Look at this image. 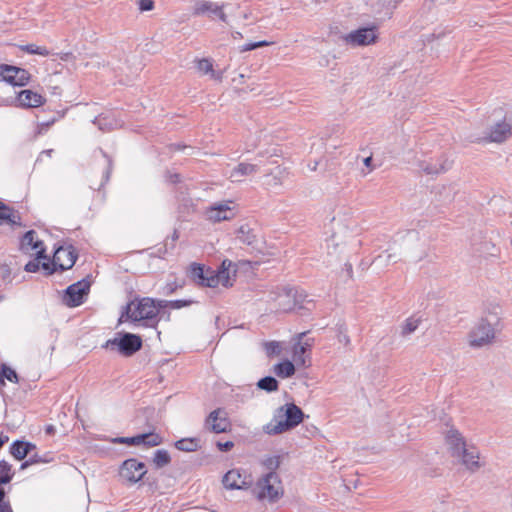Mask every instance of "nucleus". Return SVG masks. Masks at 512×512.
Instances as JSON below:
<instances>
[{"mask_svg": "<svg viewBox=\"0 0 512 512\" xmlns=\"http://www.w3.org/2000/svg\"><path fill=\"white\" fill-rule=\"evenodd\" d=\"M304 419V413L295 403H286L274 412L273 418L263 427L268 435H278L297 427Z\"/></svg>", "mask_w": 512, "mask_h": 512, "instance_id": "f257e3e1", "label": "nucleus"}, {"mask_svg": "<svg viewBox=\"0 0 512 512\" xmlns=\"http://www.w3.org/2000/svg\"><path fill=\"white\" fill-rule=\"evenodd\" d=\"M160 309L162 307L159 305V300L144 297L129 302L125 307V314L133 322L145 321L146 326L155 327L159 322Z\"/></svg>", "mask_w": 512, "mask_h": 512, "instance_id": "f03ea898", "label": "nucleus"}, {"mask_svg": "<svg viewBox=\"0 0 512 512\" xmlns=\"http://www.w3.org/2000/svg\"><path fill=\"white\" fill-rule=\"evenodd\" d=\"M252 494L259 501L277 502L284 495L282 482L277 472H267L259 478L252 489Z\"/></svg>", "mask_w": 512, "mask_h": 512, "instance_id": "7ed1b4c3", "label": "nucleus"}, {"mask_svg": "<svg viewBox=\"0 0 512 512\" xmlns=\"http://www.w3.org/2000/svg\"><path fill=\"white\" fill-rule=\"evenodd\" d=\"M141 347V337L128 332H118L115 334L114 338L108 339L102 345V348L111 351L117 350L118 353L123 356H131L139 351Z\"/></svg>", "mask_w": 512, "mask_h": 512, "instance_id": "20e7f679", "label": "nucleus"}, {"mask_svg": "<svg viewBox=\"0 0 512 512\" xmlns=\"http://www.w3.org/2000/svg\"><path fill=\"white\" fill-rule=\"evenodd\" d=\"M495 329L488 319H480L468 333V343L472 348H482L492 343Z\"/></svg>", "mask_w": 512, "mask_h": 512, "instance_id": "39448f33", "label": "nucleus"}, {"mask_svg": "<svg viewBox=\"0 0 512 512\" xmlns=\"http://www.w3.org/2000/svg\"><path fill=\"white\" fill-rule=\"evenodd\" d=\"M225 4H219L213 1L207 0H198L194 3L192 7V15L193 16H207L209 18H217L221 22L227 23L228 16L225 11Z\"/></svg>", "mask_w": 512, "mask_h": 512, "instance_id": "423d86ee", "label": "nucleus"}, {"mask_svg": "<svg viewBox=\"0 0 512 512\" xmlns=\"http://www.w3.org/2000/svg\"><path fill=\"white\" fill-rule=\"evenodd\" d=\"M90 291V282L82 279L69 285L64 293L63 302L68 307H77L84 303Z\"/></svg>", "mask_w": 512, "mask_h": 512, "instance_id": "0eeeda50", "label": "nucleus"}, {"mask_svg": "<svg viewBox=\"0 0 512 512\" xmlns=\"http://www.w3.org/2000/svg\"><path fill=\"white\" fill-rule=\"evenodd\" d=\"M77 258L78 254L73 245L58 247L53 255V270H51V272H55L57 270L65 271L71 269L74 266Z\"/></svg>", "mask_w": 512, "mask_h": 512, "instance_id": "6e6552de", "label": "nucleus"}, {"mask_svg": "<svg viewBox=\"0 0 512 512\" xmlns=\"http://www.w3.org/2000/svg\"><path fill=\"white\" fill-rule=\"evenodd\" d=\"M314 339L307 337L306 332L297 335V342L293 345L292 359L297 366L306 367L310 365L311 359L307 354L313 346Z\"/></svg>", "mask_w": 512, "mask_h": 512, "instance_id": "1a4fd4ad", "label": "nucleus"}, {"mask_svg": "<svg viewBox=\"0 0 512 512\" xmlns=\"http://www.w3.org/2000/svg\"><path fill=\"white\" fill-rule=\"evenodd\" d=\"M204 426L210 432L220 434L230 429L231 423L227 417V413L221 409H215L209 413L205 419Z\"/></svg>", "mask_w": 512, "mask_h": 512, "instance_id": "9d476101", "label": "nucleus"}, {"mask_svg": "<svg viewBox=\"0 0 512 512\" xmlns=\"http://www.w3.org/2000/svg\"><path fill=\"white\" fill-rule=\"evenodd\" d=\"M20 250L25 254L36 251L37 259H46V250L43 241L37 238L34 230L27 231L20 240Z\"/></svg>", "mask_w": 512, "mask_h": 512, "instance_id": "9b49d317", "label": "nucleus"}, {"mask_svg": "<svg viewBox=\"0 0 512 512\" xmlns=\"http://www.w3.org/2000/svg\"><path fill=\"white\" fill-rule=\"evenodd\" d=\"M376 26L362 27L348 33L344 40L353 46H366L377 39Z\"/></svg>", "mask_w": 512, "mask_h": 512, "instance_id": "f8f14e48", "label": "nucleus"}, {"mask_svg": "<svg viewBox=\"0 0 512 512\" xmlns=\"http://www.w3.org/2000/svg\"><path fill=\"white\" fill-rule=\"evenodd\" d=\"M113 443L127 444V445H144L147 447H155L162 443V437L157 433H143L132 437H116Z\"/></svg>", "mask_w": 512, "mask_h": 512, "instance_id": "ddd939ff", "label": "nucleus"}, {"mask_svg": "<svg viewBox=\"0 0 512 512\" xmlns=\"http://www.w3.org/2000/svg\"><path fill=\"white\" fill-rule=\"evenodd\" d=\"M275 296L273 300L277 302L278 310L289 312L293 310L298 301L296 299V290L293 287L285 286L277 288V291L272 292Z\"/></svg>", "mask_w": 512, "mask_h": 512, "instance_id": "4468645a", "label": "nucleus"}, {"mask_svg": "<svg viewBox=\"0 0 512 512\" xmlns=\"http://www.w3.org/2000/svg\"><path fill=\"white\" fill-rule=\"evenodd\" d=\"M146 472L145 464L135 458L125 460L121 467V475L131 483L142 480Z\"/></svg>", "mask_w": 512, "mask_h": 512, "instance_id": "2eb2a0df", "label": "nucleus"}, {"mask_svg": "<svg viewBox=\"0 0 512 512\" xmlns=\"http://www.w3.org/2000/svg\"><path fill=\"white\" fill-rule=\"evenodd\" d=\"M445 443L453 457H459L460 454L464 452V448L467 446L466 440L462 433L453 426H451L445 432Z\"/></svg>", "mask_w": 512, "mask_h": 512, "instance_id": "dca6fc26", "label": "nucleus"}, {"mask_svg": "<svg viewBox=\"0 0 512 512\" xmlns=\"http://www.w3.org/2000/svg\"><path fill=\"white\" fill-rule=\"evenodd\" d=\"M231 203V201H227L211 205L206 210L207 219L214 223L232 219L234 212L230 206Z\"/></svg>", "mask_w": 512, "mask_h": 512, "instance_id": "f3484780", "label": "nucleus"}, {"mask_svg": "<svg viewBox=\"0 0 512 512\" xmlns=\"http://www.w3.org/2000/svg\"><path fill=\"white\" fill-rule=\"evenodd\" d=\"M222 482L224 487L229 490H246L251 485V481H247V476L242 475L238 469L229 470L223 476Z\"/></svg>", "mask_w": 512, "mask_h": 512, "instance_id": "a211bd4d", "label": "nucleus"}, {"mask_svg": "<svg viewBox=\"0 0 512 512\" xmlns=\"http://www.w3.org/2000/svg\"><path fill=\"white\" fill-rule=\"evenodd\" d=\"M17 101L21 107L33 108L41 106L45 99L41 94L27 89L18 93Z\"/></svg>", "mask_w": 512, "mask_h": 512, "instance_id": "6ab92c4d", "label": "nucleus"}, {"mask_svg": "<svg viewBox=\"0 0 512 512\" xmlns=\"http://www.w3.org/2000/svg\"><path fill=\"white\" fill-rule=\"evenodd\" d=\"M451 168V162L447 157L442 155L436 162H423L420 169L428 175H438L448 171Z\"/></svg>", "mask_w": 512, "mask_h": 512, "instance_id": "aec40b11", "label": "nucleus"}, {"mask_svg": "<svg viewBox=\"0 0 512 512\" xmlns=\"http://www.w3.org/2000/svg\"><path fill=\"white\" fill-rule=\"evenodd\" d=\"M511 134V126L506 122H498L491 127L487 137L484 138L487 142L501 143L505 141Z\"/></svg>", "mask_w": 512, "mask_h": 512, "instance_id": "412c9836", "label": "nucleus"}, {"mask_svg": "<svg viewBox=\"0 0 512 512\" xmlns=\"http://www.w3.org/2000/svg\"><path fill=\"white\" fill-rule=\"evenodd\" d=\"M35 449L36 445L32 442L15 440L11 443L9 451L15 459L24 460Z\"/></svg>", "mask_w": 512, "mask_h": 512, "instance_id": "4be33fe9", "label": "nucleus"}, {"mask_svg": "<svg viewBox=\"0 0 512 512\" xmlns=\"http://www.w3.org/2000/svg\"><path fill=\"white\" fill-rule=\"evenodd\" d=\"M22 226V218L18 211L0 201V225Z\"/></svg>", "mask_w": 512, "mask_h": 512, "instance_id": "5701e85b", "label": "nucleus"}, {"mask_svg": "<svg viewBox=\"0 0 512 512\" xmlns=\"http://www.w3.org/2000/svg\"><path fill=\"white\" fill-rule=\"evenodd\" d=\"M93 123L98 126L101 131H111L122 127L123 121L117 119L110 114H100L95 117Z\"/></svg>", "mask_w": 512, "mask_h": 512, "instance_id": "b1692460", "label": "nucleus"}, {"mask_svg": "<svg viewBox=\"0 0 512 512\" xmlns=\"http://www.w3.org/2000/svg\"><path fill=\"white\" fill-rule=\"evenodd\" d=\"M257 171V165L241 162L231 170L229 178L233 182H240L242 177L252 175Z\"/></svg>", "mask_w": 512, "mask_h": 512, "instance_id": "393cba45", "label": "nucleus"}, {"mask_svg": "<svg viewBox=\"0 0 512 512\" xmlns=\"http://www.w3.org/2000/svg\"><path fill=\"white\" fill-rule=\"evenodd\" d=\"M459 457L461 458L463 465L471 471H475L480 467L479 452L474 447L468 448V446H466L464 448V452L461 453Z\"/></svg>", "mask_w": 512, "mask_h": 512, "instance_id": "a878e982", "label": "nucleus"}, {"mask_svg": "<svg viewBox=\"0 0 512 512\" xmlns=\"http://www.w3.org/2000/svg\"><path fill=\"white\" fill-rule=\"evenodd\" d=\"M225 265L226 260L222 262L223 270L221 271H215L211 268H207L205 281L203 282L202 286L209 287V288H215L219 285L221 279L224 277L225 274Z\"/></svg>", "mask_w": 512, "mask_h": 512, "instance_id": "bb28decb", "label": "nucleus"}, {"mask_svg": "<svg viewBox=\"0 0 512 512\" xmlns=\"http://www.w3.org/2000/svg\"><path fill=\"white\" fill-rule=\"evenodd\" d=\"M295 362L284 360L273 367V372L280 378L290 377L295 372Z\"/></svg>", "mask_w": 512, "mask_h": 512, "instance_id": "cd10ccee", "label": "nucleus"}, {"mask_svg": "<svg viewBox=\"0 0 512 512\" xmlns=\"http://www.w3.org/2000/svg\"><path fill=\"white\" fill-rule=\"evenodd\" d=\"M174 446L179 451L194 452L200 448V440L198 438H183L177 440Z\"/></svg>", "mask_w": 512, "mask_h": 512, "instance_id": "c85d7f7f", "label": "nucleus"}, {"mask_svg": "<svg viewBox=\"0 0 512 512\" xmlns=\"http://www.w3.org/2000/svg\"><path fill=\"white\" fill-rule=\"evenodd\" d=\"M8 71L13 72L14 80L12 82V86H25L26 84H28L29 79H30V74L26 69L16 67V68H8Z\"/></svg>", "mask_w": 512, "mask_h": 512, "instance_id": "c756f323", "label": "nucleus"}, {"mask_svg": "<svg viewBox=\"0 0 512 512\" xmlns=\"http://www.w3.org/2000/svg\"><path fill=\"white\" fill-rule=\"evenodd\" d=\"M421 323V318L415 316L408 317L401 325V336L407 337L414 333Z\"/></svg>", "mask_w": 512, "mask_h": 512, "instance_id": "7c9ffc66", "label": "nucleus"}, {"mask_svg": "<svg viewBox=\"0 0 512 512\" xmlns=\"http://www.w3.org/2000/svg\"><path fill=\"white\" fill-rule=\"evenodd\" d=\"M207 268L199 263H192L190 266V277L199 285L202 286L205 281Z\"/></svg>", "mask_w": 512, "mask_h": 512, "instance_id": "2f4dec72", "label": "nucleus"}, {"mask_svg": "<svg viewBox=\"0 0 512 512\" xmlns=\"http://www.w3.org/2000/svg\"><path fill=\"white\" fill-rule=\"evenodd\" d=\"M5 380L17 384L19 378L17 372L12 367L2 364L0 366V384H4Z\"/></svg>", "mask_w": 512, "mask_h": 512, "instance_id": "473e14b6", "label": "nucleus"}, {"mask_svg": "<svg viewBox=\"0 0 512 512\" xmlns=\"http://www.w3.org/2000/svg\"><path fill=\"white\" fill-rule=\"evenodd\" d=\"M193 303H195V301L192 299L159 300V305L162 309L167 307L170 309H181L188 307Z\"/></svg>", "mask_w": 512, "mask_h": 512, "instance_id": "72a5a7b5", "label": "nucleus"}, {"mask_svg": "<svg viewBox=\"0 0 512 512\" xmlns=\"http://www.w3.org/2000/svg\"><path fill=\"white\" fill-rule=\"evenodd\" d=\"M237 238L247 245H253L256 242V236L248 225H242L238 229Z\"/></svg>", "mask_w": 512, "mask_h": 512, "instance_id": "f704fd0d", "label": "nucleus"}, {"mask_svg": "<svg viewBox=\"0 0 512 512\" xmlns=\"http://www.w3.org/2000/svg\"><path fill=\"white\" fill-rule=\"evenodd\" d=\"M171 462V457L167 450L158 449L154 452L153 463L157 468H162Z\"/></svg>", "mask_w": 512, "mask_h": 512, "instance_id": "c9c22d12", "label": "nucleus"}, {"mask_svg": "<svg viewBox=\"0 0 512 512\" xmlns=\"http://www.w3.org/2000/svg\"><path fill=\"white\" fill-rule=\"evenodd\" d=\"M14 476V472L12 471V466L6 460L0 461V483L7 484L9 483Z\"/></svg>", "mask_w": 512, "mask_h": 512, "instance_id": "e433bc0d", "label": "nucleus"}, {"mask_svg": "<svg viewBox=\"0 0 512 512\" xmlns=\"http://www.w3.org/2000/svg\"><path fill=\"white\" fill-rule=\"evenodd\" d=\"M21 50L25 51L28 54L41 55V56H49L50 51L43 46H37L35 44H27L21 46Z\"/></svg>", "mask_w": 512, "mask_h": 512, "instance_id": "4c0bfd02", "label": "nucleus"}, {"mask_svg": "<svg viewBox=\"0 0 512 512\" xmlns=\"http://www.w3.org/2000/svg\"><path fill=\"white\" fill-rule=\"evenodd\" d=\"M263 349L268 357L276 356L281 353L282 347L278 341H266L263 343Z\"/></svg>", "mask_w": 512, "mask_h": 512, "instance_id": "58836bf2", "label": "nucleus"}, {"mask_svg": "<svg viewBox=\"0 0 512 512\" xmlns=\"http://www.w3.org/2000/svg\"><path fill=\"white\" fill-rule=\"evenodd\" d=\"M261 464L268 472H276L280 466V458L279 456H267L261 461Z\"/></svg>", "mask_w": 512, "mask_h": 512, "instance_id": "ea45409f", "label": "nucleus"}, {"mask_svg": "<svg viewBox=\"0 0 512 512\" xmlns=\"http://www.w3.org/2000/svg\"><path fill=\"white\" fill-rule=\"evenodd\" d=\"M197 69L203 74H211L214 77L213 64L210 59L203 58L198 60Z\"/></svg>", "mask_w": 512, "mask_h": 512, "instance_id": "a19ab883", "label": "nucleus"}, {"mask_svg": "<svg viewBox=\"0 0 512 512\" xmlns=\"http://www.w3.org/2000/svg\"><path fill=\"white\" fill-rule=\"evenodd\" d=\"M182 286L183 284L176 280L168 282L161 288V294L164 296H169L175 293L178 289L182 288Z\"/></svg>", "mask_w": 512, "mask_h": 512, "instance_id": "79ce46f5", "label": "nucleus"}, {"mask_svg": "<svg viewBox=\"0 0 512 512\" xmlns=\"http://www.w3.org/2000/svg\"><path fill=\"white\" fill-rule=\"evenodd\" d=\"M8 68H16V66L0 64V77L2 81H5L12 85L13 82V72L8 71Z\"/></svg>", "mask_w": 512, "mask_h": 512, "instance_id": "37998d69", "label": "nucleus"}, {"mask_svg": "<svg viewBox=\"0 0 512 512\" xmlns=\"http://www.w3.org/2000/svg\"><path fill=\"white\" fill-rule=\"evenodd\" d=\"M30 463L32 465L39 464V463H48L52 461V457L49 453H46L44 455H40L38 453L32 454L29 456Z\"/></svg>", "mask_w": 512, "mask_h": 512, "instance_id": "c03bdc74", "label": "nucleus"}, {"mask_svg": "<svg viewBox=\"0 0 512 512\" xmlns=\"http://www.w3.org/2000/svg\"><path fill=\"white\" fill-rule=\"evenodd\" d=\"M12 271L8 264L0 265V278L6 284L12 282Z\"/></svg>", "mask_w": 512, "mask_h": 512, "instance_id": "a18cd8bd", "label": "nucleus"}, {"mask_svg": "<svg viewBox=\"0 0 512 512\" xmlns=\"http://www.w3.org/2000/svg\"><path fill=\"white\" fill-rule=\"evenodd\" d=\"M5 491L0 487V512H13L12 507L8 501H4Z\"/></svg>", "mask_w": 512, "mask_h": 512, "instance_id": "49530a36", "label": "nucleus"}, {"mask_svg": "<svg viewBox=\"0 0 512 512\" xmlns=\"http://www.w3.org/2000/svg\"><path fill=\"white\" fill-rule=\"evenodd\" d=\"M137 4L140 12H148L154 9L153 0H138Z\"/></svg>", "mask_w": 512, "mask_h": 512, "instance_id": "de8ad7c7", "label": "nucleus"}, {"mask_svg": "<svg viewBox=\"0 0 512 512\" xmlns=\"http://www.w3.org/2000/svg\"><path fill=\"white\" fill-rule=\"evenodd\" d=\"M338 339L339 342L343 343L345 346L350 344V338L347 335V329L344 325H340L338 329Z\"/></svg>", "mask_w": 512, "mask_h": 512, "instance_id": "09e8293b", "label": "nucleus"}, {"mask_svg": "<svg viewBox=\"0 0 512 512\" xmlns=\"http://www.w3.org/2000/svg\"><path fill=\"white\" fill-rule=\"evenodd\" d=\"M39 260L40 259H37V257L33 260H30L25 266H24V270L26 272H29V273H35L39 270L40 268V263H39Z\"/></svg>", "mask_w": 512, "mask_h": 512, "instance_id": "8fccbe9b", "label": "nucleus"}, {"mask_svg": "<svg viewBox=\"0 0 512 512\" xmlns=\"http://www.w3.org/2000/svg\"><path fill=\"white\" fill-rule=\"evenodd\" d=\"M7 388L14 389V386H0V395L2 396L4 402L7 404L8 402H14L13 397L9 396Z\"/></svg>", "mask_w": 512, "mask_h": 512, "instance_id": "3c124183", "label": "nucleus"}, {"mask_svg": "<svg viewBox=\"0 0 512 512\" xmlns=\"http://www.w3.org/2000/svg\"><path fill=\"white\" fill-rule=\"evenodd\" d=\"M326 247L328 249V254L329 255H333L336 252L338 244L336 243L334 236H332L331 238L326 239Z\"/></svg>", "mask_w": 512, "mask_h": 512, "instance_id": "603ef678", "label": "nucleus"}, {"mask_svg": "<svg viewBox=\"0 0 512 512\" xmlns=\"http://www.w3.org/2000/svg\"><path fill=\"white\" fill-rule=\"evenodd\" d=\"M217 448L222 452H228L234 447V443L232 441H226V442H217Z\"/></svg>", "mask_w": 512, "mask_h": 512, "instance_id": "864d4df0", "label": "nucleus"}, {"mask_svg": "<svg viewBox=\"0 0 512 512\" xmlns=\"http://www.w3.org/2000/svg\"><path fill=\"white\" fill-rule=\"evenodd\" d=\"M166 180L172 184H177L181 181V176L178 173L167 172Z\"/></svg>", "mask_w": 512, "mask_h": 512, "instance_id": "5fc2aeb1", "label": "nucleus"}, {"mask_svg": "<svg viewBox=\"0 0 512 512\" xmlns=\"http://www.w3.org/2000/svg\"><path fill=\"white\" fill-rule=\"evenodd\" d=\"M104 157L107 159V169L104 172V181L107 182L110 178L111 170H112V160L106 155V153L102 152Z\"/></svg>", "mask_w": 512, "mask_h": 512, "instance_id": "6e6d98bb", "label": "nucleus"}, {"mask_svg": "<svg viewBox=\"0 0 512 512\" xmlns=\"http://www.w3.org/2000/svg\"><path fill=\"white\" fill-rule=\"evenodd\" d=\"M255 384H279L273 376H265L260 378Z\"/></svg>", "mask_w": 512, "mask_h": 512, "instance_id": "4d7b16f0", "label": "nucleus"}, {"mask_svg": "<svg viewBox=\"0 0 512 512\" xmlns=\"http://www.w3.org/2000/svg\"><path fill=\"white\" fill-rule=\"evenodd\" d=\"M254 49H256L255 42H250V43H247V44H244L243 46H241L240 51L247 52V51H251Z\"/></svg>", "mask_w": 512, "mask_h": 512, "instance_id": "13d9d810", "label": "nucleus"}, {"mask_svg": "<svg viewBox=\"0 0 512 512\" xmlns=\"http://www.w3.org/2000/svg\"><path fill=\"white\" fill-rule=\"evenodd\" d=\"M259 389L265 390L267 392H274L278 389L279 386H257Z\"/></svg>", "mask_w": 512, "mask_h": 512, "instance_id": "bf43d9fd", "label": "nucleus"}, {"mask_svg": "<svg viewBox=\"0 0 512 512\" xmlns=\"http://www.w3.org/2000/svg\"><path fill=\"white\" fill-rule=\"evenodd\" d=\"M344 267H345V270H346L348 276L351 278L352 274H353L352 264L351 263H345Z\"/></svg>", "mask_w": 512, "mask_h": 512, "instance_id": "052dcab7", "label": "nucleus"}, {"mask_svg": "<svg viewBox=\"0 0 512 512\" xmlns=\"http://www.w3.org/2000/svg\"><path fill=\"white\" fill-rule=\"evenodd\" d=\"M31 465H32V463H30V460H29V458H28V459L24 460V461L21 463V465H20V470H25V469H27V468H28L29 466H31Z\"/></svg>", "mask_w": 512, "mask_h": 512, "instance_id": "680f3d73", "label": "nucleus"}, {"mask_svg": "<svg viewBox=\"0 0 512 512\" xmlns=\"http://www.w3.org/2000/svg\"><path fill=\"white\" fill-rule=\"evenodd\" d=\"M271 43L266 41V40H262V41H257L255 42V46L256 48H260V47H265V46H268L270 45Z\"/></svg>", "mask_w": 512, "mask_h": 512, "instance_id": "e2e57ef3", "label": "nucleus"}, {"mask_svg": "<svg viewBox=\"0 0 512 512\" xmlns=\"http://www.w3.org/2000/svg\"><path fill=\"white\" fill-rule=\"evenodd\" d=\"M45 432H46V434H48V435H52V434H54V432H55V427H54L53 425H47V426L45 427Z\"/></svg>", "mask_w": 512, "mask_h": 512, "instance_id": "0e129e2a", "label": "nucleus"}, {"mask_svg": "<svg viewBox=\"0 0 512 512\" xmlns=\"http://www.w3.org/2000/svg\"><path fill=\"white\" fill-rule=\"evenodd\" d=\"M363 162H364V165H365L366 167H368V168L372 169V168H371V164H372V157H371V156L366 157V158L364 159V161H363Z\"/></svg>", "mask_w": 512, "mask_h": 512, "instance_id": "69168bd1", "label": "nucleus"}, {"mask_svg": "<svg viewBox=\"0 0 512 512\" xmlns=\"http://www.w3.org/2000/svg\"><path fill=\"white\" fill-rule=\"evenodd\" d=\"M9 440L8 436L0 434V448Z\"/></svg>", "mask_w": 512, "mask_h": 512, "instance_id": "338daca9", "label": "nucleus"}, {"mask_svg": "<svg viewBox=\"0 0 512 512\" xmlns=\"http://www.w3.org/2000/svg\"><path fill=\"white\" fill-rule=\"evenodd\" d=\"M232 38L235 39V40L241 39V38H243V35L239 31H234V32H232Z\"/></svg>", "mask_w": 512, "mask_h": 512, "instance_id": "774afa93", "label": "nucleus"}]
</instances>
